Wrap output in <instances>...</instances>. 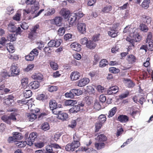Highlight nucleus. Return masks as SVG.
Wrapping results in <instances>:
<instances>
[{
	"label": "nucleus",
	"mask_w": 153,
	"mask_h": 153,
	"mask_svg": "<svg viewBox=\"0 0 153 153\" xmlns=\"http://www.w3.org/2000/svg\"><path fill=\"white\" fill-rule=\"evenodd\" d=\"M86 47L88 48L93 49L96 47L95 43L93 41L89 40L86 44Z\"/></svg>",
	"instance_id": "412c9836"
},
{
	"label": "nucleus",
	"mask_w": 153,
	"mask_h": 153,
	"mask_svg": "<svg viewBox=\"0 0 153 153\" xmlns=\"http://www.w3.org/2000/svg\"><path fill=\"white\" fill-rule=\"evenodd\" d=\"M59 13L63 17L66 19L68 18L70 14V12L69 10L65 8H63L61 10Z\"/></svg>",
	"instance_id": "f8f14e48"
},
{
	"label": "nucleus",
	"mask_w": 153,
	"mask_h": 153,
	"mask_svg": "<svg viewBox=\"0 0 153 153\" xmlns=\"http://www.w3.org/2000/svg\"><path fill=\"white\" fill-rule=\"evenodd\" d=\"M65 97L68 98H74L75 97L72 89H71L69 92L65 93Z\"/></svg>",
	"instance_id": "bb28decb"
},
{
	"label": "nucleus",
	"mask_w": 153,
	"mask_h": 153,
	"mask_svg": "<svg viewBox=\"0 0 153 153\" xmlns=\"http://www.w3.org/2000/svg\"><path fill=\"white\" fill-rule=\"evenodd\" d=\"M109 71L114 74H117L120 72V70L114 67H111L109 68Z\"/></svg>",
	"instance_id": "5fc2aeb1"
},
{
	"label": "nucleus",
	"mask_w": 153,
	"mask_h": 153,
	"mask_svg": "<svg viewBox=\"0 0 153 153\" xmlns=\"http://www.w3.org/2000/svg\"><path fill=\"white\" fill-rule=\"evenodd\" d=\"M49 64L51 68L53 70H56L58 68V65L55 62H50Z\"/></svg>",
	"instance_id": "2f4dec72"
},
{
	"label": "nucleus",
	"mask_w": 153,
	"mask_h": 153,
	"mask_svg": "<svg viewBox=\"0 0 153 153\" xmlns=\"http://www.w3.org/2000/svg\"><path fill=\"white\" fill-rule=\"evenodd\" d=\"M117 111L116 107H114L112 108L108 113V117L110 118L113 117Z\"/></svg>",
	"instance_id": "a878e982"
},
{
	"label": "nucleus",
	"mask_w": 153,
	"mask_h": 153,
	"mask_svg": "<svg viewBox=\"0 0 153 153\" xmlns=\"http://www.w3.org/2000/svg\"><path fill=\"white\" fill-rule=\"evenodd\" d=\"M15 117H13L11 113L9 116L4 115L1 117V119L4 122L7 124L10 125L11 124V120L13 121V120L15 119Z\"/></svg>",
	"instance_id": "423d86ee"
},
{
	"label": "nucleus",
	"mask_w": 153,
	"mask_h": 153,
	"mask_svg": "<svg viewBox=\"0 0 153 153\" xmlns=\"http://www.w3.org/2000/svg\"><path fill=\"white\" fill-rule=\"evenodd\" d=\"M24 97L26 98H29L32 95V92L30 90H26L23 91Z\"/></svg>",
	"instance_id": "393cba45"
},
{
	"label": "nucleus",
	"mask_w": 153,
	"mask_h": 153,
	"mask_svg": "<svg viewBox=\"0 0 153 153\" xmlns=\"http://www.w3.org/2000/svg\"><path fill=\"white\" fill-rule=\"evenodd\" d=\"M7 38L10 39V42H13L16 39V35L14 33L9 34Z\"/></svg>",
	"instance_id": "8fccbe9b"
},
{
	"label": "nucleus",
	"mask_w": 153,
	"mask_h": 153,
	"mask_svg": "<svg viewBox=\"0 0 153 153\" xmlns=\"http://www.w3.org/2000/svg\"><path fill=\"white\" fill-rule=\"evenodd\" d=\"M37 34L36 32L31 30L28 35V38L31 39H33L36 36Z\"/></svg>",
	"instance_id": "ea45409f"
},
{
	"label": "nucleus",
	"mask_w": 153,
	"mask_h": 153,
	"mask_svg": "<svg viewBox=\"0 0 153 153\" xmlns=\"http://www.w3.org/2000/svg\"><path fill=\"white\" fill-rule=\"evenodd\" d=\"M21 14L19 11H17L16 14L13 16V19L14 20L19 21L20 20Z\"/></svg>",
	"instance_id": "a18cd8bd"
},
{
	"label": "nucleus",
	"mask_w": 153,
	"mask_h": 153,
	"mask_svg": "<svg viewBox=\"0 0 153 153\" xmlns=\"http://www.w3.org/2000/svg\"><path fill=\"white\" fill-rule=\"evenodd\" d=\"M35 146L36 147L41 148L44 146V143L43 142H40L35 143Z\"/></svg>",
	"instance_id": "680f3d73"
},
{
	"label": "nucleus",
	"mask_w": 153,
	"mask_h": 153,
	"mask_svg": "<svg viewBox=\"0 0 153 153\" xmlns=\"http://www.w3.org/2000/svg\"><path fill=\"white\" fill-rule=\"evenodd\" d=\"M70 46L75 51H79L81 50V45L76 42L72 43Z\"/></svg>",
	"instance_id": "2eb2a0df"
},
{
	"label": "nucleus",
	"mask_w": 153,
	"mask_h": 153,
	"mask_svg": "<svg viewBox=\"0 0 153 153\" xmlns=\"http://www.w3.org/2000/svg\"><path fill=\"white\" fill-rule=\"evenodd\" d=\"M32 78L37 80L40 81L42 79V76L39 74H36L33 75L32 76Z\"/></svg>",
	"instance_id": "c03bdc74"
},
{
	"label": "nucleus",
	"mask_w": 153,
	"mask_h": 153,
	"mask_svg": "<svg viewBox=\"0 0 153 153\" xmlns=\"http://www.w3.org/2000/svg\"><path fill=\"white\" fill-rule=\"evenodd\" d=\"M39 8V3H36L35 4L32 6L31 7V10L30 9H26L23 10L24 14L25 15V13L28 14L31 13L32 14L34 13L36 11L38 10Z\"/></svg>",
	"instance_id": "7ed1b4c3"
},
{
	"label": "nucleus",
	"mask_w": 153,
	"mask_h": 153,
	"mask_svg": "<svg viewBox=\"0 0 153 153\" xmlns=\"http://www.w3.org/2000/svg\"><path fill=\"white\" fill-rule=\"evenodd\" d=\"M143 22L145 23H147L148 24L150 23L151 21V19L149 17L145 15H144L143 17Z\"/></svg>",
	"instance_id": "09e8293b"
},
{
	"label": "nucleus",
	"mask_w": 153,
	"mask_h": 153,
	"mask_svg": "<svg viewBox=\"0 0 153 153\" xmlns=\"http://www.w3.org/2000/svg\"><path fill=\"white\" fill-rule=\"evenodd\" d=\"M8 57L11 60L16 61L19 59V56L16 54H9L8 56Z\"/></svg>",
	"instance_id": "a19ab883"
},
{
	"label": "nucleus",
	"mask_w": 153,
	"mask_h": 153,
	"mask_svg": "<svg viewBox=\"0 0 153 153\" xmlns=\"http://www.w3.org/2000/svg\"><path fill=\"white\" fill-rule=\"evenodd\" d=\"M79 106L78 105H73V106L69 110L70 113H76L80 111Z\"/></svg>",
	"instance_id": "6ab92c4d"
},
{
	"label": "nucleus",
	"mask_w": 153,
	"mask_h": 153,
	"mask_svg": "<svg viewBox=\"0 0 153 153\" xmlns=\"http://www.w3.org/2000/svg\"><path fill=\"white\" fill-rule=\"evenodd\" d=\"M68 115L67 113L61 111L58 116L57 118L59 119H60L63 121H64L67 120L68 119Z\"/></svg>",
	"instance_id": "ddd939ff"
},
{
	"label": "nucleus",
	"mask_w": 153,
	"mask_h": 153,
	"mask_svg": "<svg viewBox=\"0 0 153 153\" xmlns=\"http://www.w3.org/2000/svg\"><path fill=\"white\" fill-rule=\"evenodd\" d=\"M80 75V73L78 71L73 72L70 75L71 79L72 80H76L79 79Z\"/></svg>",
	"instance_id": "9b49d317"
},
{
	"label": "nucleus",
	"mask_w": 153,
	"mask_h": 153,
	"mask_svg": "<svg viewBox=\"0 0 153 153\" xmlns=\"http://www.w3.org/2000/svg\"><path fill=\"white\" fill-rule=\"evenodd\" d=\"M128 117L126 115H120L117 118V120L123 123H125L128 122Z\"/></svg>",
	"instance_id": "4468645a"
},
{
	"label": "nucleus",
	"mask_w": 153,
	"mask_h": 153,
	"mask_svg": "<svg viewBox=\"0 0 153 153\" xmlns=\"http://www.w3.org/2000/svg\"><path fill=\"white\" fill-rule=\"evenodd\" d=\"M102 124H103L101 123H100V122L98 121L95 124V126L96 128V132H97L99 131L101 127L102 126Z\"/></svg>",
	"instance_id": "603ef678"
},
{
	"label": "nucleus",
	"mask_w": 153,
	"mask_h": 153,
	"mask_svg": "<svg viewBox=\"0 0 153 153\" xmlns=\"http://www.w3.org/2000/svg\"><path fill=\"white\" fill-rule=\"evenodd\" d=\"M94 108L96 110H99L101 108V105L98 102H95L94 105Z\"/></svg>",
	"instance_id": "e2e57ef3"
},
{
	"label": "nucleus",
	"mask_w": 153,
	"mask_h": 153,
	"mask_svg": "<svg viewBox=\"0 0 153 153\" xmlns=\"http://www.w3.org/2000/svg\"><path fill=\"white\" fill-rule=\"evenodd\" d=\"M127 59L129 63H132L135 62L136 59L134 56L130 55L128 56Z\"/></svg>",
	"instance_id": "473e14b6"
},
{
	"label": "nucleus",
	"mask_w": 153,
	"mask_h": 153,
	"mask_svg": "<svg viewBox=\"0 0 153 153\" xmlns=\"http://www.w3.org/2000/svg\"><path fill=\"white\" fill-rule=\"evenodd\" d=\"M26 117L30 121H33L37 117V115L32 113H27L26 114Z\"/></svg>",
	"instance_id": "dca6fc26"
},
{
	"label": "nucleus",
	"mask_w": 153,
	"mask_h": 153,
	"mask_svg": "<svg viewBox=\"0 0 153 153\" xmlns=\"http://www.w3.org/2000/svg\"><path fill=\"white\" fill-rule=\"evenodd\" d=\"M8 30L10 32H14L16 30V27L15 26L14 24L12 23L9 24L8 26Z\"/></svg>",
	"instance_id": "4be33fe9"
},
{
	"label": "nucleus",
	"mask_w": 153,
	"mask_h": 153,
	"mask_svg": "<svg viewBox=\"0 0 153 153\" xmlns=\"http://www.w3.org/2000/svg\"><path fill=\"white\" fill-rule=\"evenodd\" d=\"M105 146V144L103 143H96L95 144V147L97 150H100Z\"/></svg>",
	"instance_id": "c756f323"
},
{
	"label": "nucleus",
	"mask_w": 153,
	"mask_h": 153,
	"mask_svg": "<svg viewBox=\"0 0 153 153\" xmlns=\"http://www.w3.org/2000/svg\"><path fill=\"white\" fill-rule=\"evenodd\" d=\"M13 117H15L16 119L13 120V121L16 120L18 121L20 120V115L17 114L16 112H13L11 113Z\"/></svg>",
	"instance_id": "864d4df0"
},
{
	"label": "nucleus",
	"mask_w": 153,
	"mask_h": 153,
	"mask_svg": "<svg viewBox=\"0 0 153 153\" xmlns=\"http://www.w3.org/2000/svg\"><path fill=\"white\" fill-rule=\"evenodd\" d=\"M85 100L86 103L88 105H89L91 104L93 101L92 98L88 96H87L85 97Z\"/></svg>",
	"instance_id": "e433bc0d"
},
{
	"label": "nucleus",
	"mask_w": 153,
	"mask_h": 153,
	"mask_svg": "<svg viewBox=\"0 0 153 153\" xmlns=\"http://www.w3.org/2000/svg\"><path fill=\"white\" fill-rule=\"evenodd\" d=\"M35 56L33 55L30 52V54L25 56V59L28 61H32L33 60Z\"/></svg>",
	"instance_id": "de8ad7c7"
},
{
	"label": "nucleus",
	"mask_w": 153,
	"mask_h": 153,
	"mask_svg": "<svg viewBox=\"0 0 153 153\" xmlns=\"http://www.w3.org/2000/svg\"><path fill=\"white\" fill-rule=\"evenodd\" d=\"M132 36V39L128 38L126 39L127 41L129 42L133 47H135L137 45V42H139L141 39V36L137 33H133L131 35Z\"/></svg>",
	"instance_id": "f257e3e1"
},
{
	"label": "nucleus",
	"mask_w": 153,
	"mask_h": 153,
	"mask_svg": "<svg viewBox=\"0 0 153 153\" xmlns=\"http://www.w3.org/2000/svg\"><path fill=\"white\" fill-rule=\"evenodd\" d=\"M13 136L15 140H19L22 138L21 134L18 132H14L13 133Z\"/></svg>",
	"instance_id": "49530a36"
},
{
	"label": "nucleus",
	"mask_w": 153,
	"mask_h": 153,
	"mask_svg": "<svg viewBox=\"0 0 153 153\" xmlns=\"http://www.w3.org/2000/svg\"><path fill=\"white\" fill-rule=\"evenodd\" d=\"M7 50L10 53H13L14 52V48L12 45H9L7 46Z\"/></svg>",
	"instance_id": "774afa93"
},
{
	"label": "nucleus",
	"mask_w": 153,
	"mask_h": 153,
	"mask_svg": "<svg viewBox=\"0 0 153 153\" xmlns=\"http://www.w3.org/2000/svg\"><path fill=\"white\" fill-rule=\"evenodd\" d=\"M62 42V41L61 39L52 40L48 43V45L49 47H57L60 45Z\"/></svg>",
	"instance_id": "39448f33"
},
{
	"label": "nucleus",
	"mask_w": 153,
	"mask_h": 153,
	"mask_svg": "<svg viewBox=\"0 0 153 153\" xmlns=\"http://www.w3.org/2000/svg\"><path fill=\"white\" fill-rule=\"evenodd\" d=\"M140 29L142 31L146 32L148 30L147 26L144 24H140Z\"/></svg>",
	"instance_id": "f704fd0d"
},
{
	"label": "nucleus",
	"mask_w": 153,
	"mask_h": 153,
	"mask_svg": "<svg viewBox=\"0 0 153 153\" xmlns=\"http://www.w3.org/2000/svg\"><path fill=\"white\" fill-rule=\"evenodd\" d=\"M21 83L22 85H24L25 86L26 85L28 82V78H25L22 79L21 80Z\"/></svg>",
	"instance_id": "0e129e2a"
},
{
	"label": "nucleus",
	"mask_w": 153,
	"mask_h": 153,
	"mask_svg": "<svg viewBox=\"0 0 153 153\" xmlns=\"http://www.w3.org/2000/svg\"><path fill=\"white\" fill-rule=\"evenodd\" d=\"M10 71L11 72L10 75L16 76L19 74V70L17 67V64L16 63H13L11 67Z\"/></svg>",
	"instance_id": "20e7f679"
},
{
	"label": "nucleus",
	"mask_w": 153,
	"mask_h": 153,
	"mask_svg": "<svg viewBox=\"0 0 153 153\" xmlns=\"http://www.w3.org/2000/svg\"><path fill=\"white\" fill-rule=\"evenodd\" d=\"M77 20V18L76 15L74 13H72L70 15L68 20L69 24L71 25L75 24V23Z\"/></svg>",
	"instance_id": "1a4fd4ad"
},
{
	"label": "nucleus",
	"mask_w": 153,
	"mask_h": 153,
	"mask_svg": "<svg viewBox=\"0 0 153 153\" xmlns=\"http://www.w3.org/2000/svg\"><path fill=\"white\" fill-rule=\"evenodd\" d=\"M96 139L98 141H104L106 140L107 137L104 135L101 134L98 135Z\"/></svg>",
	"instance_id": "b1692460"
},
{
	"label": "nucleus",
	"mask_w": 153,
	"mask_h": 153,
	"mask_svg": "<svg viewBox=\"0 0 153 153\" xmlns=\"http://www.w3.org/2000/svg\"><path fill=\"white\" fill-rule=\"evenodd\" d=\"M57 103L55 100H51L49 102V107L51 110L56 109L57 107Z\"/></svg>",
	"instance_id": "aec40b11"
},
{
	"label": "nucleus",
	"mask_w": 153,
	"mask_h": 153,
	"mask_svg": "<svg viewBox=\"0 0 153 153\" xmlns=\"http://www.w3.org/2000/svg\"><path fill=\"white\" fill-rule=\"evenodd\" d=\"M118 32L115 28H111L108 31V35L112 37H115L117 35Z\"/></svg>",
	"instance_id": "a211bd4d"
},
{
	"label": "nucleus",
	"mask_w": 153,
	"mask_h": 153,
	"mask_svg": "<svg viewBox=\"0 0 153 153\" xmlns=\"http://www.w3.org/2000/svg\"><path fill=\"white\" fill-rule=\"evenodd\" d=\"M77 28L78 31L82 34L86 32V25L84 23H79L77 25Z\"/></svg>",
	"instance_id": "0eeeda50"
},
{
	"label": "nucleus",
	"mask_w": 153,
	"mask_h": 153,
	"mask_svg": "<svg viewBox=\"0 0 153 153\" xmlns=\"http://www.w3.org/2000/svg\"><path fill=\"white\" fill-rule=\"evenodd\" d=\"M48 12L45 14L46 16H49L53 15L55 12V10L54 8H49L48 9Z\"/></svg>",
	"instance_id": "37998d69"
},
{
	"label": "nucleus",
	"mask_w": 153,
	"mask_h": 153,
	"mask_svg": "<svg viewBox=\"0 0 153 153\" xmlns=\"http://www.w3.org/2000/svg\"><path fill=\"white\" fill-rule=\"evenodd\" d=\"M76 103L77 101L76 100H67L65 101V104L66 106H73Z\"/></svg>",
	"instance_id": "5701e85b"
},
{
	"label": "nucleus",
	"mask_w": 153,
	"mask_h": 153,
	"mask_svg": "<svg viewBox=\"0 0 153 153\" xmlns=\"http://www.w3.org/2000/svg\"><path fill=\"white\" fill-rule=\"evenodd\" d=\"M72 146L71 144V143H68V144L65 146V149L67 151H71L72 152H73V148H72Z\"/></svg>",
	"instance_id": "052dcab7"
},
{
	"label": "nucleus",
	"mask_w": 153,
	"mask_h": 153,
	"mask_svg": "<svg viewBox=\"0 0 153 153\" xmlns=\"http://www.w3.org/2000/svg\"><path fill=\"white\" fill-rule=\"evenodd\" d=\"M37 45H38V48L41 50L42 48L44 47V42L42 41H40L37 43Z\"/></svg>",
	"instance_id": "338daca9"
},
{
	"label": "nucleus",
	"mask_w": 153,
	"mask_h": 153,
	"mask_svg": "<svg viewBox=\"0 0 153 153\" xmlns=\"http://www.w3.org/2000/svg\"><path fill=\"white\" fill-rule=\"evenodd\" d=\"M58 89V88L56 86H52L49 87L48 90L50 92H53L56 91Z\"/></svg>",
	"instance_id": "4d7b16f0"
},
{
	"label": "nucleus",
	"mask_w": 153,
	"mask_h": 153,
	"mask_svg": "<svg viewBox=\"0 0 153 153\" xmlns=\"http://www.w3.org/2000/svg\"><path fill=\"white\" fill-rule=\"evenodd\" d=\"M50 126L48 123L46 122L43 123L42 126V129L44 131L49 130Z\"/></svg>",
	"instance_id": "4c0bfd02"
},
{
	"label": "nucleus",
	"mask_w": 153,
	"mask_h": 153,
	"mask_svg": "<svg viewBox=\"0 0 153 153\" xmlns=\"http://www.w3.org/2000/svg\"><path fill=\"white\" fill-rule=\"evenodd\" d=\"M39 86V83L38 81H34L30 82L29 84L30 88L32 89L38 88Z\"/></svg>",
	"instance_id": "f3484780"
},
{
	"label": "nucleus",
	"mask_w": 153,
	"mask_h": 153,
	"mask_svg": "<svg viewBox=\"0 0 153 153\" xmlns=\"http://www.w3.org/2000/svg\"><path fill=\"white\" fill-rule=\"evenodd\" d=\"M86 90L88 92H91V94H93L95 92L94 88L91 86H87Z\"/></svg>",
	"instance_id": "6e6d98bb"
},
{
	"label": "nucleus",
	"mask_w": 153,
	"mask_h": 153,
	"mask_svg": "<svg viewBox=\"0 0 153 153\" xmlns=\"http://www.w3.org/2000/svg\"><path fill=\"white\" fill-rule=\"evenodd\" d=\"M124 80L126 82L128 83V86L130 88L133 87L134 86V84L130 79H124Z\"/></svg>",
	"instance_id": "3c124183"
},
{
	"label": "nucleus",
	"mask_w": 153,
	"mask_h": 153,
	"mask_svg": "<svg viewBox=\"0 0 153 153\" xmlns=\"http://www.w3.org/2000/svg\"><path fill=\"white\" fill-rule=\"evenodd\" d=\"M18 146L19 148H23L25 147L27 144V141L26 140L25 141H20L17 143Z\"/></svg>",
	"instance_id": "58836bf2"
},
{
	"label": "nucleus",
	"mask_w": 153,
	"mask_h": 153,
	"mask_svg": "<svg viewBox=\"0 0 153 153\" xmlns=\"http://www.w3.org/2000/svg\"><path fill=\"white\" fill-rule=\"evenodd\" d=\"M74 96H79L82 94V91L80 89H72Z\"/></svg>",
	"instance_id": "c9c22d12"
},
{
	"label": "nucleus",
	"mask_w": 153,
	"mask_h": 153,
	"mask_svg": "<svg viewBox=\"0 0 153 153\" xmlns=\"http://www.w3.org/2000/svg\"><path fill=\"white\" fill-rule=\"evenodd\" d=\"M106 119L105 116L104 115L101 114L98 117V122L103 124L106 121Z\"/></svg>",
	"instance_id": "c85d7f7f"
},
{
	"label": "nucleus",
	"mask_w": 153,
	"mask_h": 153,
	"mask_svg": "<svg viewBox=\"0 0 153 153\" xmlns=\"http://www.w3.org/2000/svg\"><path fill=\"white\" fill-rule=\"evenodd\" d=\"M65 31V29L64 27H60L58 31V34L59 35L62 36L64 34Z\"/></svg>",
	"instance_id": "bf43d9fd"
},
{
	"label": "nucleus",
	"mask_w": 153,
	"mask_h": 153,
	"mask_svg": "<svg viewBox=\"0 0 153 153\" xmlns=\"http://www.w3.org/2000/svg\"><path fill=\"white\" fill-rule=\"evenodd\" d=\"M62 18L61 17L56 16L52 20V21L53 22V23H52L53 24H54L57 26H60L62 24Z\"/></svg>",
	"instance_id": "9d476101"
},
{
	"label": "nucleus",
	"mask_w": 153,
	"mask_h": 153,
	"mask_svg": "<svg viewBox=\"0 0 153 153\" xmlns=\"http://www.w3.org/2000/svg\"><path fill=\"white\" fill-rule=\"evenodd\" d=\"M150 1V0H144L142 4V6L145 9L149 7Z\"/></svg>",
	"instance_id": "7c9ffc66"
},
{
	"label": "nucleus",
	"mask_w": 153,
	"mask_h": 153,
	"mask_svg": "<svg viewBox=\"0 0 153 153\" xmlns=\"http://www.w3.org/2000/svg\"><path fill=\"white\" fill-rule=\"evenodd\" d=\"M71 144L72 146V148H73V151H74L75 150L77 149L80 146V143L75 142L73 141Z\"/></svg>",
	"instance_id": "79ce46f5"
},
{
	"label": "nucleus",
	"mask_w": 153,
	"mask_h": 153,
	"mask_svg": "<svg viewBox=\"0 0 153 153\" xmlns=\"http://www.w3.org/2000/svg\"><path fill=\"white\" fill-rule=\"evenodd\" d=\"M108 64L107 61L105 59H103L100 61L99 65L100 67H104Z\"/></svg>",
	"instance_id": "72a5a7b5"
},
{
	"label": "nucleus",
	"mask_w": 153,
	"mask_h": 153,
	"mask_svg": "<svg viewBox=\"0 0 153 153\" xmlns=\"http://www.w3.org/2000/svg\"><path fill=\"white\" fill-rule=\"evenodd\" d=\"M80 139V137L77 134L75 133V134L73 136V141L75 142L79 143V141Z\"/></svg>",
	"instance_id": "13d9d810"
},
{
	"label": "nucleus",
	"mask_w": 153,
	"mask_h": 153,
	"mask_svg": "<svg viewBox=\"0 0 153 153\" xmlns=\"http://www.w3.org/2000/svg\"><path fill=\"white\" fill-rule=\"evenodd\" d=\"M90 82L89 79L85 78L79 80L77 82V85L79 87H82L87 84Z\"/></svg>",
	"instance_id": "6e6552de"
},
{
	"label": "nucleus",
	"mask_w": 153,
	"mask_h": 153,
	"mask_svg": "<svg viewBox=\"0 0 153 153\" xmlns=\"http://www.w3.org/2000/svg\"><path fill=\"white\" fill-rule=\"evenodd\" d=\"M1 75L2 77L4 78H5L8 76H11L10 75L8 74L6 70H4L1 72Z\"/></svg>",
	"instance_id": "69168bd1"
},
{
	"label": "nucleus",
	"mask_w": 153,
	"mask_h": 153,
	"mask_svg": "<svg viewBox=\"0 0 153 153\" xmlns=\"http://www.w3.org/2000/svg\"><path fill=\"white\" fill-rule=\"evenodd\" d=\"M112 9L111 6L110 5L106 6L102 9V11L104 13H107L111 10Z\"/></svg>",
	"instance_id": "cd10ccee"
},
{
	"label": "nucleus",
	"mask_w": 153,
	"mask_h": 153,
	"mask_svg": "<svg viewBox=\"0 0 153 153\" xmlns=\"http://www.w3.org/2000/svg\"><path fill=\"white\" fill-rule=\"evenodd\" d=\"M37 137V135L36 132H33L30 133L29 137H27L28 134H26L25 135V140L27 141V145L30 146H32Z\"/></svg>",
	"instance_id": "f03ea898"
}]
</instances>
